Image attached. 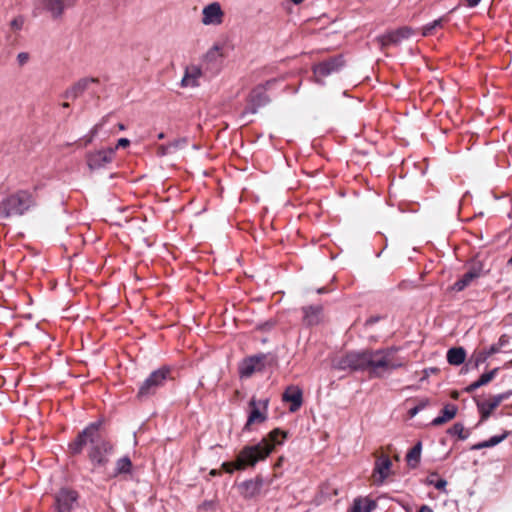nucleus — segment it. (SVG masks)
Listing matches in <instances>:
<instances>
[{"instance_id":"obj_37","label":"nucleus","mask_w":512,"mask_h":512,"mask_svg":"<svg viewBox=\"0 0 512 512\" xmlns=\"http://www.w3.org/2000/svg\"><path fill=\"white\" fill-rule=\"evenodd\" d=\"M429 404L428 399L421 400L417 405L410 408L408 411V415L412 418L416 416L420 411H422Z\"/></svg>"},{"instance_id":"obj_50","label":"nucleus","mask_w":512,"mask_h":512,"mask_svg":"<svg viewBox=\"0 0 512 512\" xmlns=\"http://www.w3.org/2000/svg\"><path fill=\"white\" fill-rule=\"evenodd\" d=\"M483 448H487L485 441H482V442H479L477 444H474L473 446H471L470 449L471 450H481Z\"/></svg>"},{"instance_id":"obj_15","label":"nucleus","mask_w":512,"mask_h":512,"mask_svg":"<svg viewBox=\"0 0 512 512\" xmlns=\"http://www.w3.org/2000/svg\"><path fill=\"white\" fill-rule=\"evenodd\" d=\"M483 275V265L481 262L473 264L469 270L457 280L451 287L450 290L455 292H461L467 288L473 280Z\"/></svg>"},{"instance_id":"obj_27","label":"nucleus","mask_w":512,"mask_h":512,"mask_svg":"<svg viewBox=\"0 0 512 512\" xmlns=\"http://www.w3.org/2000/svg\"><path fill=\"white\" fill-rule=\"evenodd\" d=\"M447 362L453 366H459L465 362L466 359V350L459 347H452L447 351Z\"/></svg>"},{"instance_id":"obj_49","label":"nucleus","mask_w":512,"mask_h":512,"mask_svg":"<svg viewBox=\"0 0 512 512\" xmlns=\"http://www.w3.org/2000/svg\"><path fill=\"white\" fill-rule=\"evenodd\" d=\"M403 366L402 362H392L391 359H389V367L390 370H396Z\"/></svg>"},{"instance_id":"obj_10","label":"nucleus","mask_w":512,"mask_h":512,"mask_svg":"<svg viewBox=\"0 0 512 512\" xmlns=\"http://www.w3.org/2000/svg\"><path fill=\"white\" fill-rule=\"evenodd\" d=\"M79 494L70 488H61L54 495L55 512H72L78 506Z\"/></svg>"},{"instance_id":"obj_52","label":"nucleus","mask_w":512,"mask_h":512,"mask_svg":"<svg viewBox=\"0 0 512 512\" xmlns=\"http://www.w3.org/2000/svg\"><path fill=\"white\" fill-rule=\"evenodd\" d=\"M417 512H433V510L428 505H422Z\"/></svg>"},{"instance_id":"obj_25","label":"nucleus","mask_w":512,"mask_h":512,"mask_svg":"<svg viewBox=\"0 0 512 512\" xmlns=\"http://www.w3.org/2000/svg\"><path fill=\"white\" fill-rule=\"evenodd\" d=\"M458 411V407L455 404L448 403L446 404L443 409L441 410V414L437 417H435L431 421L432 426H440L450 420H452Z\"/></svg>"},{"instance_id":"obj_47","label":"nucleus","mask_w":512,"mask_h":512,"mask_svg":"<svg viewBox=\"0 0 512 512\" xmlns=\"http://www.w3.org/2000/svg\"><path fill=\"white\" fill-rule=\"evenodd\" d=\"M257 403H258V406H259V407H262V408H263V410H264L265 412H267L268 404H269V399H268V398H265V399L259 400V401H257Z\"/></svg>"},{"instance_id":"obj_11","label":"nucleus","mask_w":512,"mask_h":512,"mask_svg":"<svg viewBox=\"0 0 512 512\" xmlns=\"http://www.w3.org/2000/svg\"><path fill=\"white\" fill-rule=\"evenodd\" d=\"M512 396V390L494 395L490 400L477 401L476 406L480 414V422L486 421L494 409H496L502 401Z\"/></svg>"},{"instance_id":"obj_51","label":"nucleus","mask_w":512,"mask_h":512,"mask_svg":"<svg viewBox=\"0 0 512 512\" xmlns=\"http://www.w3.org/2000/svg\"><path fill=\"white\" fill-rule=\"evenodd\" d=\"M466 1V5L467 7L469 8H474L476 6L479 5V3L482 1V0H465Z\"/></svg>"},{"instance_id":"obj_26","label":"nucleus","mask_w":512,"mask_h":512,"mask_svg":"<svg viewBox=\"0 0 512 512\" xmlns=\"http://www.w3.org/2000/svg\"><path fill=\"white\" fill-rule=\"evenodd\" d=\"M391 466L392 462L388 456H381L376 460L374 472L379 475V484H382L388 477Z\"/></svg>"},{"instance_id":"obj_5","label":"nucleus","mask_w":512,"mask_h":512,"mask_svg":"<svg viewBox=\"0 0 512 512\" xmlns=\"http://www.w3.org/2000/svg\"><path fill=\"white\" fill-rule=\"evenodd\" d=\"M277 356L273 353H258L244 358L238 366L241 379L250 378L256 372H264L267 368L275 366Z\"/></svg>"},{"instance_id":"obj_3","label":"nucleus","mask_w":512,"mask_h":512,"mask_svg":"<svg viewBox=\"0 0 512 512\" xmlns=\"http://www.w3.org/2000/svg\"><path fill=\"white\" fill-rule=\"evenodd\" d=\"M35 205V200L31 192L19 190L0 202V218H10L25 214Z\"/></svg>"},{"instance_id":"obj_20","label":"nucleus","mask_w":512,"mask_h":512,"mask_svg":"<svg viewBox=\"0 0 512 512\" xmlns=\"http://www.w3.org/2000/svg\"><path fill=\"white\" fill-rule=\"evenodd\" d=\"M267 420V412L264 410L261 411L258 406L257 400L252 398L249 401V414L247 417V422L243 427V431H250V427L254 423H263Z\"/></svg>"},{"instance_id":"obj_9","label":"nucleus","mask_w":512,"mask_h":512,"mask_svg":"<svg viewBox=\"0 0 512 512\" xmlns=\"http://www.w3.org/2000/svg\"><path fill=\"white\" fill-rule=\"evenodd\" d=\"M345 65L343 55H335L320 63L313 66V73L316 78V82L324 84L321 78L330 76L334 73L339 72Z\"/></svg>"},{"instance_id":"obj_53","label":"nucleus","mask_w":512,"mask_h":512,"mask_svg":"<svg viewBox=\"0 0 512 512\" xmlns=\"http://www.w3.org/2000/svg\"><path fill=\"white\" fill-rule=\"evenodd\" d=\"M317 293H318V294L326 293V288H325V287H322V288L317 289Z\"/></svg>"},{"instance_id":"obj_21","label":"nucleus","mask_w":512,"mask_h":512,"mask_svg":"<svg viewBox=\"0 0 512 512\" xmlns=\"http://www.w3.org/2000/svg\"><path fill=\"white\" fill-rule=\"evenodd\" d=\"M282 400L284 402H289L290 412H296L300 409L302 403H303V392L302 390L297 386H289L286 388L282 395Z\"/></svg>"},{"instance_id":"obj_44","label":"nucleus","mask_w":512,"mask_h":512,"mask_svg":"<svg viewBox=\"0 0 512 512\" xmlns=\"http://www.w3.org/2000/svg\"><path fill=\"white\" fill-rule=\"evenodd\" d=\"M438 371V368L430 367L423 370V376L421 377L420 381L426 380L431 373H436Z\"/></svg>"},{"instance_id":"obj_14","label":"nucleus","mask_w":512,"mask_h":512,"mask_svg":"<svg viewBox=\"0 0 512 512\" xmlns=\"http://www.w3.org/2000/svg\"><path fill=\"white\" fill-rule=\"evenodd\" d=\"M302 324L310 328L319 325L323 321V306L320 304L307 305L301 308Z\"/></svg>"},{"instance_id":"obj_7","label":"nucleus","mask_w":512,"mask_h":512,"mask_svg":"<svg viewBox=\"0 0 512 512\" xmlns=\"http://www.w3.org/2000/svg\"><path fill=\"white\" fill-rule=\"evenodd\" d=\"M275 82V79H270L252 89L248 96L247 106L241 114L242 117L248 114H256L261 107L266 106L270 102L266 90Z\"/></svg>"},{"instance_id":"obj_34","label":"nucleus","mask_w":512,"mask_h":512,"mask_svg":"<svg viewBox=\"0 0 512 512\" xmlns=\"http://www.w3.org/2000/svg\"><path fill=\"white\" fill-rule=\"evenodd\" d=\"M510 434L509 431H504L501 435H494L490 437L488 440H485L487 448L494 447L504 441L508 435Z\"/></svg>"},{"instance_id":"obj_30","label":"nucleus","mask_w":512,"mask_h":512,"mask_svg":"<svg viewBox=\"0 0 512 512\" xmlns=\"http://www.w3.org/2000/svg\"><path fill=\"white\" fill-rule=\"evenodd\" d=\"M496 353H498V348L496 346H493V345H491L488 349L480 351L475 356L474 368H478L479 365H481L482 363L486 362L487 359L491 355L496 354Z\"/></svg>"},{"instance_id":"obj_46","label":"nucleus","mask_w":512,"mask_h":512,"mask_svg":"<svg viewBox=\"0 0 512 512\" xmlns=\"http://www.w3.org/2000/svg\"><path fill=\"white\" fill-rule=\"evenodd\" d=\"M381 319H382V317H381V316H371V317H369V318L366 320L365 325H366V326H371V325H373V324L377 323L378 321H380Z\"/></svg>"},{"instance_id":"obj_17","label":"nucleus","mask_w":512,"mask_h":512,"mask_svg":"<svg viewBox=\"0 0 512 512\" xmlns=\"http://www.w3.org/2000/svg\"><path fill=\"white\" fill-rule=\"evenodd\" d=\"M202 15L204 25H219L223 21L224 12L220 3L212 2L203 8Z\"/></svg>"},{"instance_id":"obj_1","label":"nucleus","mask_w":512,"mask_h":512,"mask_svg":"<svg viewBox=\"0 0 512 512\" xmlns=\"http://www.w3.org/2000/svg\"><path fill=\"white\" fill-rule=\"evenodd\" d=\"M102 425V419L89 423L73 441L68 443V451L73 456L80 455L85 446L90 445L88 459L94 469L105 468L114 450L113 444L100 434Z\"/></svg>"},{"instance_id":"obj_24","label":"nucleus","mask_w":512,"mask_h":512,"mask_svg":"<svg viewBox=\"0 0 512 512\" xmlns=\"http://www.w3.org/2000/svg\"><path fill=\"white\" fill-rule=\"evenodd\" d=\"M500 368L499 367H496V368H493L492 370L486 372V373H483L478 380L474 381L473 383H471L470 385H468L467 387H465L464 391L466 393H473L474 391H476L477 389H479L480 387L484 386V385H487L490 381H492L496 375L498 374Z\"/></svg>"},{"instance_id":"obj_18","label":"nucleus","mask_w":512,"mask_h":512,"mask_svg":"<svg viewBox=\"0 0 512 512\" xmlns=\"http://www.w3.org/2000/svg\"><path fill=\"white\" fill-rule=\"evenodd\" d=\"M387 351H380V350H369V369L371 371V374L377 377H381V373L379 372V369H388L389 367V358L387 357Z\"/></svg>"},{"instance_id":"obj_35","label":"nucleus","mask_w":512,"mask_h":512,"mask_svg":"<svg viewBox=\"0 0 512 512\" xmlns=\"http://www.w3.org/2000/svg\"><path fill=\"white\" fill-rule=\"evenodd\" d=\"M222 468L226 473L232 474L235 471H244V469H240V462L238 457L236 456V460L233 462H223Z\"/></svg>"},{"instance_id":"obj_19","label":"nucleus","mask_w":512,"mask_h":512,"mask_svg":"<svg viewBox=\"0 0 512 512\" xmlns=\"http://www.w3.org/2000/svg\"><path fill=\"white\" fill-rule=\"evenodd\" d=\"M222 62L221 46L214 44L203 56L202 64L207 70L217 73Z\"/></svg>"},{"instance_id":"obj_56","label":"nucleus","mask_w":512,"mask_h":512,"mask_svg":"<svg viewBox=\"0 0 512 512\" xmlns=\"http://www.w3.org/2000/svg\"><path fill=\"white\" fill-rule=\"evenodd\" d=\"M62 106H63L64 108H68V107H69V103L65 102V103H63V104H62Z\"/></svg>"},{"instance_id":"obj_31","label":"nucleus","mask_w":512,"mask_h":512,"mask_svg":"<svg viewBox=\"0 0 512 512\" xmlns=\"http://www.w3.org/2000/svg\"><path fill=\"white\" fill-rule=\"evenodd\" d=\"M438 474L436 472L430 473V475L426 479V484L433 486L435 489L439 491H446L445 488L447 486V481L444 478H437Z\"/></svg>"},{"instance_id":"obj_2","label":"nucleus","mask_w":512,"mask_h":512,"mask_svg":"<svg viewBox=\"0 0 512 512\" xmlns=\"http://www.w3.org/2000/svg\"><path fill=\"white\" fill-rule=\"evenodd\" d=\"M287 432L275 428L259 442L245 445L237 454L240 469L254 468L259 462L265 461L277 446L283 445Z\"/></svg>"},{"instance_id":"obj_54","label":"nucleus","mask_w":512,"mask_h":512,"mask_svg":"<svg viewBox=\"0 0 512 512\" xmlns=\"http://www.w3.org/2000/svg\"><path fill=\"white\" fill-rule=\"evenodd\" d=\"M118 128H119V130L123 131V130H125V125L122 123H119Z\"/></svg>"},{"instance_id":"obj_32","label":"nucleus","mask_w":512,"mask_h":512,"mask_svg":"<svg viewBox=\"0 0 512 512\" xmlns=\"http://www.w3.org/2000/svg\"><path fill=\"white\" fill-rule=\"evenodd\" d=\"M447 434L451 436H457L460 440H466L469 436V433L464 432V426L462 423L457 422L453 424L448 430Z\"/></svg>"},{"instance_id":"obj_42","label":"nucleus","mask_w":512,"mask_h":512,"mask_svg":"<svg viewBox=\"0 0 512 512\" xmlns=\"http://www.w3.org/2000/svg\"><path fill=\"white\" fill-rule=\"evenodd\" d=\"M363 500L361 498L354 499L351 511L363 512Z\"/></svg>"},{"instance_id":"obj_36","label":"nucleus","mask_w":512,"mask_h":512,"mask_svg":"<svg viewBox=\"0 0 512 512\" xmlns=\"http://www.w3.org/2000/svg\"><path fill=\"white\" fill-rule=\"evenodd\" d=\"M442 25V19L439 18V19H436L430 23H427L424 27H423V35L424 36H428V35H431L433 30L436 28V27H440Z\"/></svg>"},{"instance_id":"obj_23","label":"nucleus","mask_w":512,"mask_h":512,"mask_svg":"<svg viewBox=\"0 0 512 512\" xmlns=\"http://www.w3.org/2000/svg\"><path fill=\"white\" fill-rule=\"evenodd\" d=\"M202 75V69L199 66H191L185 69V74L181 80L182 87L199 86L198 78Z\"/></svg>"},{"instance_id":"obj_38","label":"nucleus","mask_w":512,"mask_h":512,"mask_svg":"<svg viewBox=\"0 0 512 512\" xmlns=\"http://www.w3.org/2000/svg\"><path fill=\"white\" fill-rule=\"evenodd\" d=\"M102 125H103V123H102V122H101V123L96 124V125H95L91 130H90L89 134H88V135H86V136L84 137V139H85V144H86V145L92 142L93 138L98 134V131H99V129L102 127Z\"/></svg>"},{"instance_id":"obj_43","label":"nucleus","mask_w":512,"mask_h":512,"mask_svg":"<svg viewBox=\"0 0 512 512\" xmlns=\"http://www.w3.org/2000/svg\"><path fill=\"white\" fill-rule=\"evenodd\" d=\"M28 60H29V54L26 52H20L17 55V61H18L19 65L26 64L28 62Z\"/></svg>"},{"instance_id":"obj_8","label":"nucleus","mask_w":512,"mask_h":512,"mask_svg":"<svg viewBox=\"0 0 512 512\" xmlns=\"http://www.w3.org/2000/svg\"><path fill=\"white\" fill-rule=\"evenodd\" d=\"M77 0H35L33 14L37 16L41 12L49 13L52 18L57 19L64 11L75 5Z\"/></svg>"},{"instance_id":"obj_45","label":"nucleus","mask_w":512,"mask_h":512,"mask_svg":"<svg viewBox=\"0 0 512 512\" xmlns=\"http://www.w3.org/2000/svg\"><path fill=\"white\" fill-rule=\"evenodd\" d=\"M130 145V140L127 138H120L117 142L116 149L117 148H126Z\"/></svg>"},{"instance_id":"obj_59","label":"nucleus","mask_w":512,"mask_h":512,"mask_svg":"<svg viewBox=\"0 0 512 512\" xmlns=\"http://www.w3.org/2000/svg\"><path fill=\"white\" fill-rule=\"evenodd\" d=\"M510 363L512 364V361Z\"/></svg>"},{"instance_id":"obj_28","label":"nucleus","mask_w":512,"mask_h":512,"mask_svg":"<svg viewBox=\"0 0 512 512\" xmlns=\"http://www.w3.org/2000/svg\"><path fill=\"white\" fill-rule=\"evenodd\" d=\"M422 442L418 441L406 454L407 465L414 469L416 468L421 460Z\"/></svg>"},{"instance_id":"obj_39","label":"nucleus","mask_w":512,"mask_h":512,"mask_svg":"<svg viewBox=\"0 0 512 512\" xmlns=\"http://www.w3.org/2000/svg\"><path fill=\"white\" fill-rule=\"evenodd\" d=\"M364 506H363V512H372L376 508V502L374 500H370L368 498H365L363 500Z\"/></svg>"},{"instance_id":"obj_6","label":"nucleus","mask_w":512,"mask_h":512,"mask_svg":"<svg viewBox=\"0 0 512 512\" xmlns=\"http://www.w3.org/2000/svg\"><path fill=\"white\" fill-rule=\"evenodd\" d=\"M369 350L349 351L345 355L334 359L332 367L338 371L363 372L369 367Z\"/></svg>"},{"instance_id":"obj_58","label":"nucleus","mask_w":512,"mask_h":512,"mask_svg":"<svg viewBox=\"0 0 512 512\" xmlns=\"http://www.w3.org/2000/svg\"><path fill=\"white\" fill-rule=\"evenodd\" d=\"M351 512H357V511H351Z\"/></svg>"},{"instance_id":"obj_33","label":"nucleus","mask_w":512,"mask_h":512,"mask_svg":"<svg viewBox=\"0 0 512 512\" xmlns=\"http://www.w3.org/2000/svg\"><path fill=\"white\" fill-rule=\"evenodd\" d=\"M187 138H179L175 139L174 141L170 142L166 147H163L167 152H171L172 150H178L182 149L187 145Z\"/></svg>"},{"instance_id":"obj_55","label":"nucleus","mask_w":512,"mask_h":512,"mask_svg":"<svg viewBox=\"0 0 512 512\" xmlns=\"http://www.w3.org/2000/svg\"><path fill=\"white\" fill-rule=\"evenodd\" d=\"M164 137H165V135H164V133H163V132H161V133H159V134H158V139H163Z\"/></svg>"},{"instance_id":"obj_57","label":"nucleus","mask_w":512,"mask_h":512,"mask_svg":"<svg viewBox=\"0 0 512 512\" xmlns=\"http://www.w3.org/2000/svg\"><path fill=\"white\" fill-rule=\"evenodd\" d=\"M508 264L512 266V257L508 260Z\"/></svg>"},{"instance_id":"obj_29","label":"nucleus","mask_w":512,"mask_h":512,"mask_svg":"<svg viewBox=\"0 0 512 512\" xmlns=\"http://www.w3.org/2000/svg\"><path fill=\"white\" fill-rule=\"evenodd\" d=\"M132 471V462L129 456L125 455L116 461L115 469L112 477H118L119 475L130 474Z\"/></svg>"},{"instance_id":"obj_4","label":"nucleus","mask_w":512,"mask_h":512,"mask_svg":"<svg viewBox=\"0 0 512 512\" xmlns=\"http://www.w3.org/2000/svg\"><path fill=\"white\" fill-rule=\"evenodd\" d=\"M171 371V367L166 365L152 371L139 386L137 399L142 402L154 396L167 380L172 378Z\"/></svg>"},{"instance_id":"obj_40","label":"nucleus","mask_w":512,"mask_h":512,"mask_svg":"<svg viewBox=\"0 0 512 512\" xmlns=\"http://www.w3.org/2000/svg\"><path fill=\"white\" fill-rule=\"evenodd\" d=\"M23 24H24V18H23L22 16L16 17V18H14V19L10 22L11 27H12L13 29H15V30H20V29H22Z\"/></svg>"},{"instance_id":"obj_12","label":"nucleus","mask_w":512,"mask_h":512,"mask_svg":"<svg viewBox=\"0 0 512 512\" xmlns=\"http://www.w3.org/2000/svg\"><path fill=\"white\" fill-rule=\"evenodd\" d=\"M114 149L99 150L87 154V165L91 171L106 168L112 162Z\"/></svg>"},{"instance_id":"obj_41","label":"nucleus","mask_w":512,"mask_h":512,"mask_svg":"<svg viewBox=\"0 0 512 512\" xmlns=\"http://www.w3.org/2000/svg\"><path fill=\"white\" fill-rule=\"evenodd\" d=\"M509 342V337L505 334L501 335L498 339L497 343L492 344L493 346H496L498 348V353L500 352L501 348L506 346Z\"/></svg>"},{"instance_id":"obj_48","label":"nucleus","mask_w":512,"mask_h":512,"mask_svg":"<svg viewBox=\"0 0 512 512\" xmlns=\"http://www.w3.org/2000/svg\"><path fill=\"white\" fill-rule=\"evenodd\" d=\"M380 351H387V357L390 359L391 356L398 351V348L397 347H390V348H384V349H379Z\"/></svg>"},{"instance_id":"obj_22","label":"nucleus","mask_w":512,"mask_h":512,"mask_svg":"<svg viewBox=\"0 0 512 512\" xmlns=\"http://www.w3.org/2000/svg\"><path fill=\"white\" fill-rule=\"evenodd\" d=\"M98 82L99 80L94 77L81 78L64 92L63 97L66 99L75 100L88 89L90 84Z\"/></svg>"},{"instance_id":"obj_16","label":"nucleus","mask_w":512,"mask_h":512,"mask_svg":"<svg viewBox=\"0 0 512 512\" xmlns=\"http://www.w3.org/2000/svg\"><path fill=\"white\" fill-rule=\"evenodd\" d=\"M414 34L412 28L404 26L396 30L389 31L378 37L382 46L397 45L401 41L410 38Z\"/></svg>"},{"instance_id":"obj_13","label":"nucleus","mask_w":512,"mask_h":512,"mask_svg":"<svg viewBox=\"0 0 512 512\" xmlns=\"http://www.w3.org/2000/svg\"><path fill=\"white\" fill-rule=\"evenodd\" d=\"M265 481L261 475H257L253 479H247L237 485L240 495L247 500L258 496Z\"/></svg>"}]
</instances>
